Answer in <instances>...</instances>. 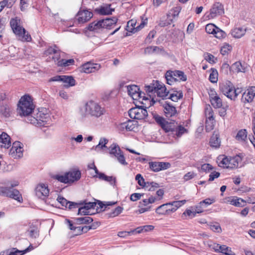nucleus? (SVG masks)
<instances>
[{"label":"nucleus","instance_id":"f257e3e1","mask_svg":"<svg viewBox=\"0 0 255 255\" xmlns=\"http://www.w3.org/2000/svg\"><path fill=\"white\" fill-rule=\"evenodd\" d=\"M10 26L19 40L23 42H29L31 40L30 35L22 26L20 18L17 16L11 18L10 20Z\"/></svg>","mask_w":255,"mask_h":255},{"label":"nucleus","instance_id":"f03ea898","mask_svg":"<svg viewBox=\"0 0 255 255\" xmlns=\"http://www.w3.org/2000/svg\"><path fill=\"white\" fill-rule=\"evenodd\" d=\"M80 112L83 118L92 117L98 118L104 114V110L97 103L90 101L81 108Z\"/></svg>","mask_w":255,"mask_h":255},{"label":"nucleus","instance_id":"7ed1b4c3","mask_svg":"<svg viewBox=\"0 0 255 255\" xmlns=\"http://www.w3.org/2000/svg\"><path fill=\"white\" fill-rule=\"evenodd\" d=\"M34 109L32 100L29 96H24L19 101L17 109V113L21 117L30 115Z\"/></svg>","mask_w":255,"mask_h":255},{"label":"nucleus","instance_id":"20e7f679","mask_svg":"<svg viewBox=\"0 0 255 255\" xmlns=\"http://www.w3.org/2000/svg\"><path fill=\"white\" fill-rule=\"evenodd\" d=\"M17 185L18 183L16 182L11 184L10 186H0V195L12 198L20 203H22L23 202L22 195L18 190L13 188Z\"/></svg>","mask_w":255,"mask_h":255},{"label":"nucleus","instance_id":"39448f33","mask_svg":"<svg viewBox=\"0 0 255 255\" xmlns=\"http://www.w3.org/2000/svg\"><path fill=\"white\" fill-rule=\"evenodd\" d=\"M219 88L225 96L231 100H235L241 93V89L235 88L233 83L229 81L221 83Z\"/></svg>","mask_w":255,"mask_h":255},{"label":"nucleus","instance_id":"423d86ee","mask_svg":"<svg viewBox=\"0 0 255 255\" xmlns=\"http://www.w3.org/2000/svg\"><path fill=\"white\" fill-rule=\"evenodd\" d=\"M224 13L223 5L220 2H216L213 4L210 11L205 13L204 18L206 20L214 18Z\"/></svg>","mask_w":255,"mask_h":255},{"label":"nucleus","instance_id":"0eeeda50","mask_svg":"<svg viewBox=\"0 0 255 255\" xmlns=\"http://www.w3.org/2000/svg\"><path fill=\"white\" fill-rule=\"evenodd\" d=\"M109 149L110 154L116 157L118 161L121 164L124 165H128V163L126 161L124 154L118 145L116 143H113L110 146Z\"/></svg>","mask_w":255,"mask_h":255},{"label":"nucleus","instance_id":"6e6552de","mask_svg":"<svg viewBox=\"0 0 255 255\" xmlns=\"http://www.w3.org/2000/svg\"><path fill=\"white\" fill-rule=\"evenodd\" d=\"M128 115L131 119L142 120L146 118L148 114L145 109L136 107L128 111Z\"/></svg>","mask_w":255,"mask_h":255},{"label":"nucleus","instance_id":"1a4fd4ad","mask_svg":"<svg viewBox=\"0 0 255 255\" xmlns=\"http://www.w3.org/2000/svg\"><path fill=\"white\" fill-rule=\"evenodd\" d=\"M135 179L140 186H143L148 191H153L159 187V184L156 182H144V179L140 174L136 175Z\"/></svg>","mask_w":255,"mask_h":255},{"label":"nucleus","instance_id":"9d476101","mask_svg":"<svg viewBox=\"0 0 255 255\" xmlns=\"http://www.w3.org/2000/svg\"><path fill=\"white\" fill-rule=\"evenodd\" d=\"M205 30L208 33L212 34L214 35L215 37L219 39L224 38L226 35L224 31L213 23L207 24L205 27Z\"/></svg>","mask_w":255,"mask_h":255},{"label":"nucleus","instance_id":"9b49d317","mask_svg":"<svg viewBox=\"0 0 255 255\" xmlns=\"http://www.w3.org/2000/svg\"><path fill=\"white\" fill-rule=\"evenodd\" d=\"M154 118L156 122L159 124L162 129L166 132L172 131L175 128V125L173 123L166 121L163 117L157 115H154Z\"/></svg>","mask_w":255,"mask_h":255},{"label":"nucleus","instance_id":"f8f14e48","mask_svg":"<svg viewBox=\"0 0 255 255\" xmlns=\"http://www.w3.org/2000/svg\"><path fill=\"white\" fill-rule=\"evenodd\" d=\"M23 144L19 141H16L12 144L10 149L9 154L14 158H20L23 156Z\"/></svg>","mask_w":255,"mask_h":255},{"label":"nucleus","instance_id":"ddd939ff","mask_svg":"<svg viewBox=\"0 0 255 255\" xmlns=\"http://www.w3.org/2000/svg\"><path fill=\"white\" fill-rule=\"evenodd\" d=\"M93 16L92 12L86 9H80L75 17L78 24H83L89 21Z\"/></svg>","mask_w":255,"mask_h":255},{"label":"nucleus","instance_id":"4468645a","mask_svg":"<svg viewBox=\"0 0 255 255\" xmlns=\"http://www.w3.org/2000/svg\"><path fill=\"white\" fill-rule=\"evenodd\" d=\"M35 195L41 199H45L49 194L48 185L44 183H39L35 189Z\"/></svg>","mask_w":255,"mask_h":255},{"label":"nucleus","instance_id":"2eb2a0df","mask_svg":"<svg viewBox=\"0 0 255 255\" xmlns=\"http://www.w3.org/2000/svg\"><path fill=\"white\" fill-rule=\"evenodd\" d=\"M255 97V87L252 86L247 89L242 95L241 101L244 104L251 103Z\"/></svg>","mask_w":255,"mask_h":255},{"label":"nucleus","instance_id":"dca6fc26","mask_svg":"<svg viewBox=\"0 0 255 255\" xmlns=\"http://www.w3.org/2000/svg\"><path fill=\"white\" fill-rule=\"evenodd\" d=\"M149 166L152 171L157 172L169 168L170 164L166 162L151 161L149 162Z\"/></svg>","mask_w":255,"mask_h":255},{"label":"nucleus","instance_id":"f3484780","mask_svg":"<svg viewBox=\"0 0 255 255\" xmlns=\"http://www.w3.org/2000/svg\"><path fill=\"white\" fill-rule=\"evenodd\" d=\"M101 68V65L98 63L87 62L83 64L80 67V71L85 73H91L99 70Z\"/></svg>","mask_w":255,"mask_h":255},{"label":"nucleus","instance_id":"a211bd4d","mask_svg":"<svg viewBox=\"0 0 255 255\" xmlns=\"http://www.w3.org/2000/svg\"><path fill=\"white\" fill-rule=\"evenodd\" d=\"M175 202H173L171 203H168L163 204L159 206L156 209V213L160 215L164 214H170L171 213H173L175 211V208L173 207V203Z\"/></svg>","mask_w":255,"mask_h":255},{"label":"nucleus","instance_id":"6ab92c4d","mask_svg":"<svg viewBox=\"0 0 255 255\" xmlns=\"http://www.w3.org/2000/svg\"><path fill=\"white\" fill-rule=\"evenodd\" d=\"M69 183L79 180L81 177V171L77 169H73L66 172Z\"/></svg>","mask_w":255,"mask_h":255},{"label":"nucleus","instance_id":"aec40b11","mask_svg":"<svg viewBox=\"0 0 255 255\" xmlns=\"http://www.w3.org/2000/svg\"><path fill=\"white\" fill-rule=\"evenodd\" d=\"M189 123V121L187 120L183 122L182 124L180 123L176 126V138H180L183 135L188 133L189 131L187 128Z\"/></svg>","mask_w":255,"mask_h":255},{"label":"nucleus","instance_id":"412c9836","mask_svg":"<svg viewBox=\"0 0 255 255\" xmlns=\"http://www.w3.org/2000/svg\"><path fill=\"white\" fill-rule=\"evenodd\" d=\"M127 89L128 95L133 100H138L139 97L141 95V94L139 93V88L138 86L135 85H128L127 87Z\"/></svg>","mask_w":255,"mask_h":255},{"label":"nucleus","instance_id":"4be33fe9","mask_svg":"<svg viewBox=\"0 0 255 255\" xmlns=\"http://www.w3.org/2000/svg\"><path fill=\"white\" fill-rule=\"evenodd\" d=\"M11 145L10 138L5 132H2L0 134V146L4 148H8Z\"/></svg>","mask_w":255,"mask_h":255},{"label":"nucleus","instance_id":"5701e85b","mask_svg":"<svg viewBox=\"0 0 255 255\" xmlns=\"http://www.w3.org/2000/svg\"><path fill=\"white\" fill-rule=\"evenodd\" d=\"M156 86L157 88L156 89L155 93L157 94V96L162 99H166L168 96V92L166 91L165 86L158 81V82H156Z\"/></svg>","mask_w":255,"mask_h":255},{"label":"nucleus","instance_id":"b1692460","mask_svg":"<svg viewBox=\"0 0 255 255\" xmlns=\"http://www.w3.org/2000/svg\"><path fill=\"white\" fill-rule=\"evenodd\" d=\"M164 112L167 118H174L175 114V107L166 102L163 105Z\"/></svg>","mask_w":255,"mask_h":255},{"label":"nucleus","instance_id":"393cba45","mask_svg":"<svg viewBox=\"0 0 255 255\" xmlns=\"http://www.w3.org/2000/svg\"><path fill=\"white\" fill-rule=\"evenodd\" d=\"M57 201L63 206L68 207L70 210L78 207L80 203L68 201L66 199L62 197H58Z\"/></svg>","mask_w":255,"mask_h":255},{"label":"nucleus","instance_id":"a878e982","mask_svg":"<svg viewBox=\"0 0 255 255\" xmlns=\"http://www.w3.org/2000/svg\"><path fill=\"white\" fill-rule=\"evenodd\" d=\"M135 25L136 22L134 20L131 19L129 20L127 24V27L128 28L127 30L131 32H134L140 30L141 28H142L144 27L145 24L144 22H142L139 25L135 27Z\"/></svg>","mask_w":255,"mask_h":255},{"label":"nucleus","instance_id":"bb28decb","mask_svg":"<svg viewBox=\"0 0 255 255\" xmlns=\"http://www.w3.org/2000/svg\"><path fill=\"white\" fill-rule=\"evenodd\" d=\"M247 28L245 27H235L231 32L233 37L236 38H240L246 33Z\"/></svg>","mask_w":255,"mask_h":255},{"label":"nucleus","instance_id":"cd10ccee","mask_svg":"<svg viewBox=\"0 0 255 255\" xmlns=\"http://www.w3.org/2000/svg\"><path fill=\"white\" fill-rule=\"evenodd\" d=\"M118 19L116 17H113V18H106L105 19H102L101 22L103 28H112L117 23Z\"/></svg>","mask_w":255,"mask_h":255},{"label":"nucleus","instance_id":"c85d7f7f","mask_svg":"<svg viewBox=\"0 0 255 255\" xmlns=\"http://www.w3.org/2000/svg\"><path fill=\"white\" fill-rule=\"evenodd\" d=\"M242 160V159L239 155H236L234 157H230L229 168H235L238 167L239 163H241Z\"/></svg>","mask_w":255,"mask_h":255},{"label":"nucleus","instance_id":"c756f323","mask_svg":"<svg viewBox=\"0 0 255 255\" xmlns=\"http://www.w3.org/2000/svg\"><path fill=\"white\" fill-rule=\"evenodd\" d=\"M102 28H103V27L102 23L101 22V20L91 23L88 27V29L89 30L96 32H99V30Z\"/></svg>","mask_w":255,"mask_h":255},{"label":"nucleus","instance_id":"7c9ffc66","mask_svg":"<svg viewBox=\"0 0 255 255\" xmlns=\"http://www.w3.org/2000/svg\"><path fill=\"white\" fill-rule=\"evenodd\" d=\"M97 177L101 180L108 182L113 186H116V178L113 176H108L103 173H99Z\"/></svg>","mask_w":255,"mask_h":255},{"label":"nucleus","instance_id":"2f4dec72","mask_svg":"<svg viewBox=\"0 0 255 255\" xmlns=\"http://www.w3.org/2000/svg\"><path fill=\"white\" fill-rule=\"evenodd\" d=\"M231 69L234 72H245L247 67L245 64L243 65L240 62L234 63L231 66Z\"/></svg>","mask_w":255,"mask_h":255},{"label":"nucleus","instance_id":"473e14b6","mask_svg":"<svg viewBox=\"0 0 255 255\" xmlns=\"http://www.w3.org/2000/svg\"><path fill=\"white\" fill-rule=\"evenodd\" d=\"M62 82L65 84L64 87L67 88L74 86L76 83L73 77L65 75H62Z\"/></svg>","mask_w":255,"mask_h":255},{"label":"nucleus","instance_id":"72a5a7b5","mask_svg":"<svg viewBox=\"0 0 255 255\" xmlns=\"http://www.w3.org/2000/svg\"><path fill=\"white\" fill-rule=\"evenodd\" d=\"M175 73L174 71L168 70L165 74V78L167 84L169 85H172L175 82Z\"/></svg>","mask_w":255,"mask_h":255},{"label":"nucleus","instance_id":"f704fd0d","mask_svg":"<svg viewBox=\"0 0 255 255\" xmlns=\"http://www.w3.org/2000/svg\"><path fill=\"white\" fill-rule=\"evenodd\" d=\"M37 117L39 123V126H43L44 123H46L48 121L49 118L48 114L42 113L41 112L37 113Z\"/></svg>","mask_w":255,"mask_h":255},{"label":"nucleus","instance_id":"c9c22d12","mask_svg":"<svg viewBox=\"0 0 255 255\" xmlns=\"http://www.w3.org/2000/svg\"><path fill=\"white\" fill-rule=\"evenodd\" d=\"M210 145L215 148H218L220 146L221 141L219 136L217 134H213L210 141Z\"/></svg>","mask_w":255,"mask_h":255},{"label":"nucleus","instance_id":"e433bc0d","mask_svg":"<svg viewBox=\"0 0 255 255\" xmlns=\"http://www.w3.org/2000/svg\"><path fill=\"white\" fill-rule=\"evenodd\" d=\"M93 221L92 218L89 216H85L83 217L76 218L74 219V224L77 225L89 224Z\"/></svg>","mask_w":255,"mask_h":255},{"label":"nucleus","instance_id":"4c0bfd02","mask_svg":"<svg viewBox=\"0 0 255 255\" xmlns=\"http://www.w3.org/2000/svg\"><path fill=\"white\" fill-rule=\"evenodd\" d=\"M248 132L245 129L240 130L236 135V139L239 141H245L247 137Z\"/></svg>","mask_w":255,"mask_h":255},{"label":"nucleus","instance_id":"58836bf2","mask_svg":"<svg viewBox=\"0 0 255 255\" xmlns=\"http://www.w3.org/2000/svg\"><path fill=\"white\" fill-rule=\"evenodd\" d=\"M156 82H158V81H153L150 85L145 86V90L149 96H151V94L155 93L156 89L157 88L156 86Z\"/></svg>","mask_w":255,"mask_h":255},{"label":"nucleus","instance_id":"ea45409f","mask_svg":"<svg viewBox=\"0 0 255 255\" xmlns=\"http://www.w3.org/2000/svg\"><path fill=\"white\" fill-rule=\"evenodd\" d=\"M153 229L154 226L152 225H145L137 227L134 230V232H135L136 233L139 234L152 231Z\"/></svg>","mask_w":255,"mask_h":255},{"label":"nucleus","instance_id":"a19ab883","mask_svg":"<svg viewBox=\"0 0 255 255\" xmlns=\"http://www.w3.org/2000/svg\"><path fill=\"white\" fill-rule=\"evenodd\" d=\"M0 112L5 117H8L10 115L11 110L7 105H3L0 107Z\"/></svg>","mask_w":255,"mask_h":255},{"label":"nucleus","instance_id":"79ce46f5","mask_svg":"<svg viewBox=\"0 0 255 255\" xmlns=\"http://www.w3.org/2000/svg\"><path fill=\"white\" fill-rule=\"evenodd\" d=\"M231 204L237 207H243L245 205L246 201L241 198L233 199L230 200Z\"/></svg>","mask_w":255,"mask_h":255},{"label":"nucleus","instance_id":"37998d69","mask_svg":"<svg viewBox=\"0 0 255 255\" xmlns=\"http://www.w3.org/2000/svg\"><path fill=\"white\" fill-rule=\"evenodd\" d=\"M218 160H220L219 162V166L223 168H229V157H220L218 158Z\"/></svg>","mask_w":255,"mask_h":255},{"label":"nucleus","instance_id":"c03bdc74","mask_svg":"<svg viewBox=\"0 0 255 255\" xmlns=\"http://www.w3.org/2000/svg\"><path fill=\"white\" fill-rule=\"evenodd\" d=\"M211 73L209 76V80L211 82L215 83L218 81V73L216 69L212 68Z\"/></svg>","mask_w":255,"mask_h":255},{"label":"nucleus","instance_id":"a18cd8bd","mask_svg":"<svg viewBox=\"0 0 255 255\" xmlns=\"http://www.w3.org/2000/svg\"><path fill=\"white\" fill-rule=\"evenodd\" d=\"M187 79V76L183 71L176 70V81L185 82Z\"/></svg>","mask_w":255,"mask_h":255},{"label":"nucleus","instance_id":"49530a36","mask_svg":"<svg viewBox=\"0 0 255 255\" xmlns=\"http://www.w3.org/2000/svg\"><path fill=\"white\" fill-rule=\"evenodd\" d=\"M168 24H170L173 22L175 17V9L172 7L168 12L167 15Z\"/></svg>","mask_w":255,"mask_h":255},{"label":"nucleus","instance_id":"de8ad7c7","mask_svg":"<svg viewBox=\"0 0 255 255\" xmlns=\"http://www.w3.org/2000/svg\"><path fill=\"white\" fill-rule=\"evenodd\" d=\"M205 113L207 118V120L214 121L213 112L211 107L210 106H209L206 108Z\"/></svg>","mask_w":255,"mask_h":255},{"label":"nucleus","instance_id":"09e8293b","mask_svg":"<svg viewBox=\"0 0 255 255\" xmlns=\"http://www.w3.org/2000/svg\"><path fill=\"white\" fill-rule=\"evenodd\" d=\"M210 102L215 108H220L222 106V101L219 96L211 100Z\"/></svg>","mask_w":255,"mask_h":255},{"label":"nucleus","instance_id":"8fccbe9b","mask_svg":"<svg viewBox=\"0 0 255 255\" xmlns=\"http://www.w3.org/2000/svg\"><path fill=\"white\" fill-rule=\"evenodd\" d=\"M10 0H3L0 1V12L5 7L10 8L13 5V1H9Z\"/></svg>","mask_w":255,"mask_h":255},{"label":"nucleus","instance_id":"3c124183","mask_svg":"<svg viewBox=\"0 0 255 255\" xmlns=\"http://www.w3.org/2000/svg\"><path fill=\"white\" fill-rule=\"evenodd\" d=\"M232 49V46L229 44L225 43L221 47L220 52L223 55L228 54Z\"/></svg>","mask_w":255,"mask_h":255},{"label":"nucleus","instance_id":"603ef678","mask_svg":"<svg viewBox=\"0 0 255 255\" xmlns=\"http://www.w3.org/2000/svg\"><path fill=\"white\" fill-rule=\"evenodd\" d=\"M74 61L72 59H68V60H65V59H62L60 60H59L57 62V65L59 66H64L66 67L68 66H69L70 65H72L74 63Z\"/></svg>","mask_w":255,"mask_h":255},{"label":"nucleus","instance_id":"864d4df0","mask_svg":"<svg viewBox=\"0 0 255 255\" xmlns=\"http://www.w3.org/2000/svg\"><path fill=\"white\" fill-rule=\"evenodd\" d=\"M53 178L62 183H69L66 173L64 175H55L53 176Z\"/></svg>","mask_w":255,"mask_h":255},{"label":"nucleus","instance_id":"5fc2aeb1","mask_svg":"<svg viewBox=\"0 0 255 255\" xmlns=\"http://www.w3.org/2000/svg\"><path fill=\"white\" fill-rule=\"evenodd\" d=\"M67 223H68V226L70 230L75 231L76 232V234H81L82 233L81 231L82 227H75L73 225V224L69 220H67Z\"/></svg>","mask_w":255,"mask_h":255},{"label":"nucleus","instance_id":"6e6d98bb","mask_svg":"<svg viewBox=\"0 0 255 255\" xmlns=\"http://www.w3.org/2000/svg\"><path fill=\"white\" fill-rule=\"evenodd\" d=\"M108 142V139L105 137L101 138L99 144L95 146V149H103L104 147H106V144Z\"/></svg>","mask_w":255,"mask_h":255},{"label":"nucleus","instance_id":"4d7b16f0","mask_svg":"<svg viewBox=\"0 0 255 255\" xmlns=\"http://www.w3.org/2000/svg\"><path fill=\"white\" fill-rule=\"evenodd\" d=\"M78 203H81V204H79V205L83 206L89 210L91 209L94 208L96 205V203L95 202H87L86 201H84L83 202H79Z\"/></svg>","mask_w":255,"mask_h":255},{"label":"nucleus","instance_id":"13d9d810","mask_svg":"<svg viewBox=\"0 0 255 255\" xmlns=\"http://www.w3.org/2000/svg\"><path fill=\"white\" fill-rule=\"evenodd\" d=\"M219 253H221L225 255H230L233 252L231 251V248L226 245H221Z\"/></svg>","mask_w":255,"mask_h":255},{"label":"nucleus","instance_id":"bf43d9fd","mask_svg":"<svg viewBox=\"0 0 255 255\" xmlns=\"http://www.w3.org/2000/svg\"><path fill=\"white\" fill-rule=\"evenodd\" d=\"M124 209L121 206L116 208L113 211L109 213L110 217H115L120 214L123 211Z\"/></svg>","mask_w":255,"mask_h":255},{"label":"nucleus","instance_id":"052dcab7","mask_svg":"<svg viewBox=\"0 0 255 255\" xmlns=\"http://www.w3.org/2000/svg\"><path fill=\"white\" fill-rule=\"evenodd\" d=\"M77 208H78V215H88L90 214V211L89 210H88L83 206L78 205V207Z\"/></svg>","mask_w":255,"mask_h":255},{"label":"nucleus","instance_id":"680f3d73","mask_svg":"<svg viewBox=\"0 0 255 255\" xmlns=\"http://www.w3.org/2000/svg\"><path fill=\"white\" fill-rule=\"evenodd\" d=\"M26 117H27V122L31 124L39 126V123L37 117L35 118L30 116V115H29V116H26Z\"/></svg>","mask_w":255,"mask_h":255},{"label":"nucleus","instance_id":"e2e57ef3","mask_svg":"<svg viewBox=\"0 0 255 255\" xmlns=\"http://www.w3.org/2000/svg\"><path fill=\"white\" fill-rule=\"evenodd\" d=\"M214 121L206 120L205 129L206 131L209 132L213 129L214 128Z\"/></svg>","mask_w":255,"mask_h":255},{"label":"nucleus","instance_id":"0e129e2a","mask_svg":"<svg viewBox=\"0 0 255 255\" xmlns=\"http://www.w3.org/2000/svg\"><path fill=\"white\" fill-rule=\"evenodd\" d=\"M215 202V200L214 198L210 199L207 198L203 201L200 202L201 205H202L203 207L205 208L207 206L211 205V204L214 203Z\"/></svg>","mask_w":255,"mask_h":255},{"label":"nucleus","instance_id":"69168bd1","mask_svg":"<svg viewBox=\"0 0 255 255\" xmlns=\"http://www.w3.org/2000/svg\"><path fill=\"white\" fill-rule=\"evenodd\" d=\"M127 130L131 131L135 128V124L133 123V121L128 120L126 122Z\"/></svg>","mask_w":255,"mask_h":255},{"label":"nucleus","instance_id":"338daca9","mask_svg":"<svg viewBox=\"0 0 255 255\" xmlns=\"http://www.w3.org/2000/svg\"><path fill=\"white\" fill-rule=\"evenodd\" d=\"M205 59L208 62L212 64L216 63L217 60V58L211 54H207L205 56Z\"/></svg>","mask_w":255,"mask_h":255},{"label":"nucleus","instance_id":"774afa93","mask_svg":"<svg viewBox=\"0 0 255 255\" xmlns=\"http://www.w3.org/2000/svg\"><path fill=\"white\" fill-rule=\"evenodd\" d=\"M210 229L214 232L220 233L222 232L221 227L219 224L212 225L210 226Z\"/></svg>","mask_w":255,"mask_h":255}]
</instances>
